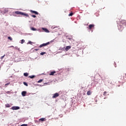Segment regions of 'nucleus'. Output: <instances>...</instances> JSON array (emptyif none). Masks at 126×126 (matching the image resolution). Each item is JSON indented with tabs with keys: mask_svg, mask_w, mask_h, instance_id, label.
<instances>
[{
	"mask_svg": "<svg viewBox=\"0 0 126 126\" xmlns=\"http://www.w3.org/2000/svg\"><path fill=\"white\" fill-rule=\"evenodd\" d=\"M125 26H126V21L123 20L121 21L118 25V28L120 31H123Z\"/></svg>",
	"mask_w": 126,
	"mask_h": 126,
	"instance_id": "f257e3e1",
	"label": "nucleus"
},
{
	"mask_svg": "<svg viewBox=\"0 0 126 126\" xmlns=\"http://www.w3.org/2000/svg\"><path fill=\"white\" fill-rule=\"evenodd\" d=\"M47 45H50V42H48L46 43H43L39 45V48H42V47H46Z\"/></svg>",
	"mask_w": 126,
	"mask_h": 126,
	"instance_id": "f03ea898",
	"label": "nucleus"
},
{
	"mask_svg": "<svg viewBox=\"0 0 126 126\" xmlns=\"http://www.w3.org/2000/svg\"><path fill=\"white\" fill-rule=\"evenodd\" d=\"M60 96V94H59V93H55L54 94H53V95L52 96L53 99H55L56 98H57V97H59Z\"/></svg>",
	"mask_w": 126,
	"mask_h": 126,
	"instance_id": "7ed1b4c3",
	"label": "nucleus"
},
{
	"mask_svg": "<svg viewBox=\"0 0 126 126\" xmlns=\"http://www.w3.org/2000/svg\"><path fill=\"white\" fill-rule=\"evenodd\" d=\"M15 13V14H19L20 15H22V14H23L22 12H20L19 11H16Z\"/></svg>",
	"mask_w": 126,
	"mask_h": 126,
	"instance_id": "20e7f679",
	"label": "nucleus"
},
{
	"mask_svg": "<svg viewBox=\"0 0 126 126\" xmlns=\"http://www.w3.org/2000/svg\"><path fill=\"white\" fill-rule=\"evenodd\" d=\"M94 25L93 24H91L89 26V30H91L93 28H94Z\"/></svg>",
	"mask_w": 126,
	"mask_h": 126,
	"instance_id": "39448f33",
	"label": "nucleus"
},
{
	"mask_svg": "<svg viewBox=\"0 0 126 126\" xmlns=\"http://www.w3.org/2000/svg\"><path fill=\"white\" fill-rule=\"evenodd\" d=\"M11 109L12 110H19L20 108L18 106H13Z\"/></svg>",
	"mask_w": 126,
	"mask_h": 126,
	"instance_id": "423d86ee",
	"label": "nucleus"
},
{
	"mask_svg": "<svg viewBox=\"0 0 126 126\" xmlns=\"http://www.w3.org/2000/svg\"><path fill=\"white\" fill-rule=\"evenodd\" d=\"M30 12H32V13H34V14H36V15H38V14H39V13L38 12L35 11H33V10H31Z\"/></svg>",
	"mask_w": 126,
	"mask_h": 126,
	"instance_id": "0eeeda50",
	"label": "nucleus"
},
{
	"mask_svg": "<svg viewBox=\"0 0 126 126\" xmlns=\"http://www.w3.org/2000/svg\"><path fill=\"white\" fill-rule=\"evenodd\" d=\"M70 49H71V47L69 46H67L65 48V51H68V50H70Z\"/></svg>",
	"mask_w": 126,
	"mask_h": 126,
	"instance_id": "6e6552de",
	"label": "nucleus"
},
{
	"mask_svg": "<svg viewBox=\"0 0 126 126\" xmlns=\"http://www.w3.org/2000/svg\"><path fill=\"white\" fill-rule=\"evenodd\" d=\"M22 15H24V16H26V17H29V15L27 13H23L22 14Z\"/></svg>",
	"mask_w": 126,
	"mask_h": 126,
	"instance_id": "1a4fd4ad",
	"label": "nucleus"
},
{
	"mask_svg": "<svg viewBox=\"0 0 126 126\" xmlns=\"http://www.w3.org/2000/svg\"><path fill=\"white\" fill-rule=\"evenodd\" d=\"M26 93H26V91H23V92H22V96H23V97L26 96Z\"/></svg>",
	"mask_w": 126,
	"mask_h": 126,
	"instance_id": "9d476101",
	"label": "nucleus"
},
{
	"mask_svg": "<svg viewBox=\"0 0 126 126\" xmlns=\"http://www.w3.org/2000/svg\"><path fill=\"white\" fill-rule=\"evenodd\" d=\"M42 30H44L45 32H46V33H49V30H48V29H47L46 28H42Z\"/></svg>",
	"mask_w": 126,
	"mask_h": 126,
	"instance_id": "9b49d317",
	"label": "nucleus"
},
{
	"mask_svg": "<svg viewBox=\"0 0 126 126\" xmlns=\"http://www.w3.org/2000/svg\"><path fill=\"white\" fill-rule=\"evenodd\" d=\"M39 122H45L46 121V118H41L39 119Z\"/></svg>",
	"mask_w": 126,
	"mask_h": 126,
	"instance_id": "f8f14e48",
	"label": "nucleus"
},
{
	"mask_svg": "<svg viewBox=\"0 0 126 126\" xmlns=\"http://www.w3.org/2000/svg\"><path fill=\"white\" fill-rule=\"evenodd\" d=\"M10 107H11V105L10 104H5L6 108H10Z\"/></svg>",
	"mask_w": 126,
	"mask_h": 126,
	"instance_id": "ddd939ff",
	"label": "nucleus"
},
{
	"mask_svg": "<svg viewBox=\"0 0 126 126\" xmlns=\"http://www.w3.org/2000/svg\"><path fill=\"white\" fill-rule=\"evenodd\" d=\"M54 73H56V71H52L50 73V75H54Z\"/></svg>",
	"mask_w": 126,
	"mask_h": 126,
	"instance_id": "4468645a",
	"label": "nucleus"
},
{
	"mask_svg": "<svg viewBox=\"0 0 126 126\" xmlns=\"http://www.w3.org/2000/svg\"><path fill=\"white\" fill-rule=\"evenodd\" d=\"M87 94L88 95H91V91H88L87 93Z\"/></svg>",
	"mask_w": 126,
	"mask_h": 126,
	"instance_id": "2eb2a0df",
	"label": "nucleus"
},
{
	"mask_svg": "<svg viewBox=\"0 0 126 126\" xmlns=\"http://www.w3.org/2000/svg\"><path fill=\"white\" fill-rule=\"evenodd\" d=\"M24 76L27 77V76H28V75H29V74L27 72H26V73H24Z\"/></svg>",
	"mask_w": 126,
	"mask_h": 126,
	"instance_id": "dca6fc26",
	"label": "nucleus"
},
{
	"mask_svg": "<svg viewBox=\"0 0 126 126\" xmlns=\"http://www.w3.org/2000/svg\"><path fill=\"white\" fill-rule=\"evenodd\" d=\"M31 30H32V31H36L37 30L35 28H33V27H32L31 28Z\"/></svg>",
	"mask_w": 126,
	"mask_h": 126,
	"instance_id": "f3484780",
	"label": "nucleus"
},
{
	"mask_svg": "<svg viewBox=\"0 0 126 126\" xmlns=\"http://www.w3.org/2000/svg\"><path fill=\"white\" fill-rule=\"evenodd\" d=\"M29 77L30 78H34V77H35V75L29 76Z\"/></svg>",
	"mask_w": 126,
	"mask_h": 126,
	"instance_id": "a211bd4d",
	"label": "nucleus"
},
{
	"mask_svg": "<svg viewBox=\"0 0 126 126\" xmlns=\"http://www.w3.org/2000/svg\"><path fill=\"white\" fill-rule=\"evenodd\" d=\"M8 40H10V41H12V37H11L10 36H8Z\"/></svg>",
	"mask_w": 126,
	"mask_h": 126,
	"instance_id": "6ab92c4d",
	"label": "nucleus"
},
{
	"mask_svg": "<svg viewBox=\"0 0 126 126\" xmlns=\"http://www.w3.org/2000/svg\"><path fill=\"white\" fill-rule=\"evenodd\" d=\"M43 81V79H40L38 81H37V83H41Z\"/></svg>",
	"mask_w": 126,
	"mask_h": 126,
	"instance_id": "aec40b11",
	"label": "nucleus"
},
{
	"mask_svg": "<svg viewBox=\"0 0 126 126\" xmlns=\"http://www.w3.org/2000/svg\"><path fill=\"white\" fill-rule=\"evenodd\" d=\"M23 84H24L25 85V86H28V84H27V83L24 82H23Z\"/></svg>",
	"mask_w": 126,
	"mask_h": 126,
	"instance_id": "412c9836",
	"label": "nucleus"
},
{
	"mask_svg": "<svg viewBox=\"0 0 126 126\" xmlns=\"http://www.w3.org/2000/svg\"><path fill=\"white\" fill-rule=\"evenodd\" d=\"M21 42V44H23V43H24V42H25V40L24 39H22Z\"/></svg>",
	"mask_w": 126,
	"mask_h": 126,
	"instance_id": "4be33fe9",
	"label": "nucleus"
},
{
	"mask_svg": "<svg viewBox=\"0 0 126 126\" xmlns=\"http://www.w3.org/2000/svg\"><path fill=\"white\" fill-rule=\"evenodd\" d=\"M73 15V13L71 12L69 15L68 16H72Z\"/></svg>",
	"mask_w": 126,
	"mask_h": 126,
	"instance_id": "5701e85b",
	"label": "nucleus"
},
{
	"mask_svg": "<svg viewBox=\"0 0 126 126\" xmlns=\"http://www.w3.org/2000/svg\"><path fill=\"white\" fill-rule=\"evenodd\" d=\"M45 54H46V53H45V52H41V53H40L41 56H43V55H45Z\"/></svg>",
	"mask_w": 126,
	"mask_h": 126,
	"instance_id": "b1692460",
	"label": "nucleus"
},
{
	"mask_svg": "<svg viewBox=\"0 0 126 126\" xmlns=\"http://www.w3.org/2000/svg\"><path fill=\"white\" fill-rule=\"evenodd\" d=\"M4 57H5V55H4L3 56L0 57V59L2 60V59H3V58H4Z\"/></svg>",
	"mask_w": 126,
	"mask_h": 126,
	"instance_id": "393cba45",
	"label": "nucleus"
},
{
	"mask_svg": "<svg viewBox=\"0 0 126 126\" xmlns=\"http://www.w3.org/2000/svg\"><path fill=\"white\" fill-rule=\"evenodd\" d=\"M103 95H104V96H106L107 95V92H104V93H103Z\"/></svg>",
	"mask_w": 126,
	"mask_h": 126,
	"instance_id": "a878e982",
	"label": "nucleus"
},
{
	"mask_svg": "<svg viewBox=\"0 0 126 126\" xmlns=\"http://www.w3.org/2000/svg\"><path fill=\"white\" fill-rule=\"evenodd\" d=\"M20 126H28V125L27 124H23V125H21Z\"/></svg>",
	"mask_w": 126,
	"mask_h": 126,
	"instance_id": "bb28decb",
	"label": "nucleus"
},
{
	"mask_svg": "<svg viewBox=\"0 0 126 126\" xmlns=\"http://www.w3.org/2000/svg\"><path fill=\"white\" fill-rule=\"evenodd\" d=\"M32 17H33V18H35V17H36V15H32Z\"/></svg>",
	"mask_w": 126,
	"mask_h": 126,
	"instance_id": "cd10ccee",
	"label": "nucleus"
},
{
	"mask_svg": "<svg viewBox=\"0 0 126 126\" xmlns=\"http://www.w3.org/2000/svg\"><path fill=\"white\" fill-rule=\"evenodd\" d=\"M28 44H30V45H32V41H29Z\"/></svg>",
	"mask_w": 126,
	"mask_h": 126,
	"instance_id": "c85d7f7f",
	"label": "nucleus"
},
{
	"mask_svg": "<svg viewBox=\"0 0 126 126\" xmlns=\"http://www.w3.org/2000/svg\"><path fill=\"white\" fill-rule=\"evenodd\" d=\"M9 84H10V83H7V84H6L5 85V86H6V85H9Z\"/></svg>",
	"mask_w": 126,
	"mask_h": 126,
	"instance_id": "c756f323",
	"label": "nucleus"
},
{
	"mask_svg": "<svg viewBox=\"0 0 126 126\" xmlns=\"http://www.w3.org/2000/svg\"><path fill=\"white\" fill-rule=\"evenodd\" d=\"M35 51H39V49H35Z\"/></svg>",
	"mask_w": 126,
	"mask_h": 126,
	"instance_id": "7c9ffc66",
	"label": "nucleus"
},
{
	"mask_svg": "<svg viewBox=\"0 0 126 126\" xmlns=\"http://www.w3.org/2000/svg\"><path fill=\"white\" fill-rule=\"evenodd\" d=\"M11 47H13V46H11Z\"/></svg>",
	"mask_w": 126,
	"mask_h": 126,
	"instance_id": "2f4dec72",
	"label": "nucleus"
}]
</instances>
